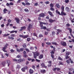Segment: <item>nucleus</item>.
<instances>
[{
  "instance_id": "nucleus-49",
  "label": "nucleus",
  "mask_w": 74,
  "mask_h": 74,
  "mask_svg": "<svg viewBox=\"0 0 74 74\" xmlns=\"http://www.w3.org/2000/svg\"><path fill=\"white\" fill-rule=\"evenodd\" d=\"M9 32H10V34H12L14 33V31H9Z\"/></svg>"
},
{
  "instance_id": "nucleus-21",
  "label": "nucleus",
  "mask_w": 74,
  "mask_h": 74,
  "mask_svg": "<svg viewBox=\"0 0 74 74\" xmlns=\"http://www.w3.org/2000/svg\"><path fill=\"white\" fill-rule=\"evenodd\" d=\"M21 70L23 72H25L26 70V69L25 67L21 69Z\"/></svg>"
},
{
  "instance_id": "nucleus-8",
  "label": "nucleus",
  "mask_w": 74,
  "mask_h": 74,
  "mask_svg": "<svg viewBox=\"0 0 74 74\" xmlns=\"http://www.w3.org/2000/svg\"><path fill=\"white\" fill-rule=\"evenodd\" d=\"M29 72L30 74H33L34 73V71L31 69H30L29 70Z\"/></svg>"
},
{
  "instance_id": "nucleus-47",
  "label": "nucleus",
  "mask_w": 74,
  "mask_h": 74,
  "mask_svg": "<svg viewBox=\"0 0 74 74\" xmlns=\"http://www.w3.org/2000/svg\"><path fill=\"white\" fill-rule=\"evenodd\" d=\"M57 69V68H55L53 69V71H56Z\"/></svg>"
},
{
  "instance_id": "nucleus-20",
  "label": "nucleus",
  "mask_w": 74,
  "mask_h": 74,
  "mask_svg": "<svg viewBox=\"0 0 74 74\" xmlns=\"http://www.w3.org/2000/svg\"><path fill=\"white\" fill-rule=\"evenodd\" d=\"M71 52H67L66 53V56H69Z\"/></svg>"
},
{
  "instance_id": "nucleus-13",
  "label": "nucleus",
  "mask_w": 74,
  "mask_h": 74,
  "mask_svg": "<svg viewBox=\"0 0 74 74\" xmlns=\"http://www.w3.org/2000/svg\"><path fill=\"white\" fill-rule=\"evenodd\" d=\"M41 66L45 68H47V66H45V64L44 63H42L41 64Z\"/></svg>"
},
{
  "instance_id": "nucleus-28",
  "label": "nucleus",
  "mask_w": 74,
  "mask_h": 74,
  "mask_svg": "<svg viewBox=\"0 0 74 74\" xmlns=\"http://www.w3.org/2000/svg\"><path fill=\"white\" fill-rule=\"evenodd\" d=\"M61 9L62 10V11H63V12L64 11V6H63L62 5V7H61Z\"/></svg>"
},
{
  "instance_id": "nucleus-52",
  "label": "nucleus",
  "mask_w": 74,
  "mask_h": 74,
  "mask_svg": "<svg viewBox=\"0 0 74 74\" xmlns=\"http://www.w3.org/2000/svg\"><path fill=\"white\" fill-rule=\"evenodd\" d=\"M69 57H70L68 56H65V58L66 59H68Z\"/></svg>"
},
{
  "instance_id": "nucleus-25",
  "label": "nucleus",
  "mask_w": 74,
  "mask_h": 74,
  "mask_svg": "<svg viewBox=\"0 0 74 74\" xmlns=\"http://www.w3.org/2000/svg\"><path fill=\"white\" fill-rule=\"evenodd\" d=\"M46 71L45 70H41L40 71V72L41 73H44Z\"/></svg>"
},
{
  "instance_id": "nucleus-50",
  "label": "nucleus",
  "mask_w": 74,
  "mask_h": 74,
  "mask_svg": "<svg viewBox=\"0 0 74 74\" xmlns=\"http://www.w3.org/2000/svg\"><path fill=\"white\" fill-rule=\"evenodd\" d=\"M10 51H11V52L12 53H13L14 52V50H13L12 49H11L10 50Z\"/></svg>"
},
{
  "instance_id": "nucleus-15",
  "label": "nucleus",
  "mask_w": 74,
  "mask_h": 74,
  "mask_svg": "<svg viewBox=\"0 0 74 74\" xmlns=\"http://www.w3.org/2000/svg\"><path fill=\"white\" fill-rule=\"evenodd\" d=\"M8 11V10L6 9V8H5L3 10V13L4 14H6V12Z\"/></svg>"
},
{
  "instance_id": "nucleus-41",
  "label": "nucleus",
  "mask_w": 74,
  "mask_h": 74,
  "mask_svg": "<svg viewBox=\"0 0 74 74\" xmlns=\"http://www.w3.org/2000/svg\"><path fill=\"white\" fill-rule=\"evenodd\" d=\"M37 55H36V54L34 53V57L35 58H37Z\"/></svg>"
},
{
  "instance_id": "nucleus-31",
  "label": "nucleus",
  "mask_w": 74,
  "mask_h": 74,
  "mask_svg": "<svg viewBox=\"0 0 74 74\" xmlns=\"http://www.w3.org/2000/svg\"><path fill=\"white\" fill-rule=\"evenodd\" d=\"M56 34L55 32L54 31H53L52 32V36H54Z\"/></svg>"
},
{
  "instance_id": "nucleus-53",
  "label": "nucleus",
  "mask_w": 74,
  "mask_h": 74,
  "mask_svg": "<svg viewBox=\"0 0 74 74\" xmlns=\"http://www.w3.org/2000/svg\"><path fill=\"white\" fill-rule=\"evenodd\" d=\"M24 11L26 12H29V10L27 9H24Z\"/></svg>"
},
{
  "instance_id": "nucleus-10",
  "label": "nucleus",
  "mask_w": 74,
  "mask_h": 74,
  "mask_svg": "<svg viewBox=\"0 0 74 74\" xmlns=\"http://www.w3.org/2000/svg\"><path fill=\"white\" fill-rule=\"evenodd\" d=\"M21 29H20V31H22L23 30H25V29H26V27L25 26H23V27H21Z\"/></svg>"
},
{
  "instance_id": "nucleus-33",
  "label": "nucleus",
  "mask_w": 74,
  "mask_h": 74,
  "mask_svg": "<svg viewBox=\"0 0 74 74\" xmlns=\"http://www.w3.org/2000/svg\"><path fill=\"white\" fill-rule=\"evenodd\" d=\"M23 46L24 48H26L27 47L26 45L25 44H24L23 45Z\"/></svg>"
},
{
  "instance_id": "nucleus-23",
  "label": "nucleus",
  "mask_w": 74,
  "mask_h": 74,
  "mask_svg": "<svg viewBox=\"0 0 74 74\" xmlns=\"http://www.w3.org/2000/svg\"><path fill=\"white\" fill-rule=\"evenodd\" d=\"M52 44L54 45H55L56 46H57L58 45V44L56 42H52Z\"/></svg>"
},
{
  "instance_id": "nucleus-62",
  "label": "nucleus",
  "mask_w": 74,
  "mask_h": 74,
  "mask_svg": "<svg viewBox=\"0 0 74 74\" xmlns=\"http://www.w3.org/2000/svg\"><path fill=\"white\" fill-rule=\"evenodd\" d=\"M22 5H23L24 6H25L26 5V4H25L24 3L22 2Z\"/></svg>"
},
{
  "instance_id": "nucleus-22",
  "label": "nucleus",
  "mask_w": 74,
  "mask_h": 74,
  "mask_svg": "<svg viewBox=\"0 0 74 74\" xmlns=\"http://www.w3.org/2000/svg\"><path fill=\"white\" fill-rule=\"evenodd\" d=\"M67 29L69 31L70 33H72V30L70 28H69L68 27L67 28Z\"/></svg>"
},
{
  "instance_id": "nucleus-2",
  "label": "nucleus",
  "mask_w": 74,
  "mask_h": 74,
  "mask_svg": "<svg viewBox=\"0 0 74 74\" xmlns=\"http://www.w3.org/2000/svg\"><path fill=\"white\" fill-rule=\"evenodd\" d=\"M53 48V51H51V52H50V53H51V57L53 59L54 58V52L56 51V48L54 47Z\"/></svg>"
},
{
  "instance_id": "nucleus-19",
  "label": "nucleus",
  "mask_w": 74,
  "mask_h": 74,
  "mask_svg": "<svg viewBox=\"0 0 74 74\" xmlns=\"http://www.w3.org/2000/svg\"><path fill=\"white\" fill-rule=\"evenodd\" d=\"M29 37V36L28 35H25L24 36H23V39H25L26 38H27V37Z\"/></svg>"
},
{
  "instance_id": "nucleus-54",
  "label": "nucleus",
  "mask_w": 74,
  "mask_h": 74,
  "mask_svg": "<svg viewBox=\"0 0 74 74\" xmlns=\"http://www.w3.org/2000/svg\"><path fill=\"white\" fill-rule=\"evenodd\" d=\"M23 55L26 54V52L25 51H24L23 53Z\"/></svg>"
},
{
  "instance_id": "nucleus-9",
  "label": "nucleus",
  "mask_w": 74,
  "mask_h": 74,
  "mask_svg": "<svg viewBox=\"0 0 74 74\" xmlns=\"http://www.w3.org/2000/svg\"><path fill=\"white\" fill-rule=\"evenodd\" d=\"M39 16L41 17H44L45 16V14L43 13H41L39 15Z\"/></svg>"
},
{
  "instance_id": "nucleus-37",
  "label": "nucleus",
  "mask_w": 74,
  "mask_h": 74,
  "mask_svg": "<svg viewBox=\"0 0 74 74\" xmlns=\"http://www.w3.org/2000/svg\"><path fill=\"white\" fill-rule=\"evenodd\" d=\"M64 2H65L66 3H68L69 2V0H65Z\"/></svg>"
},
{
  "instance_id": "nucleus-46",
  "label": "nucleus",
  "mask_w": 74,
  "mask_h": 74,
  "mask_svg": "<svg viewBox=\"0 0 74 74\" xmlns=\"http://www.w3.org/2000/svg\"><path fill=\"white\" fill-rule=\"evenodd\" d=\"M66 62H67V63L69 64L70 63V61H69L68 60H66Z\"/></svg>"
},
{
  "instance_id": "nucleus-42",
  "label": "nucleus",
  "mask_w": 74,
  "mask_h": 74,
  "mask_svg": "<svg viewBox=\"0 0 74 74\" xmlns=\"http://www.w3.org/2000/svg\"><path fill=\"white\" fill-rule=\"evenodd\" d=\"M37 55V56H39L40 54V53L39 52H37L36 53Z\"/></svg>"
},
{
  "instance_id": "nucleus-18",
  "label": "nucleus",
  "mask_w": 74,
  "mask_h": 74,
  "mask_svg": "<svg viewBox=\"0 0 74 74\" xmlns=\"http://www.w3.org/2000/svg\"><path fill=\"white\" fill-rule=\"evenodd\" d=\"M43 55L42 54H41L40 55V56H39V58L41 59H42V58H43Z\"/></svg>"
},
{
  "instance_id": "nucleus-29",
  "label": "nucleus",
  "mask_w": 74,
  "mask_h": 74,
  "mask_svg": "<svg viewBox=\"0 0 74 74\" xmlns=\"http://www.w3.org/2000/svg\"><path fill=\"white\" fill-rule=\"evenodd\" d=\"M69 8L68 7H66L65 8L66 10L68 12L69 11Z\"/></svg>"
},
{
  "instance_id": "nucleus-39",
  "label": "nucleus",
  "mask_w": 74,
  "mask_h": 74,
  "mask_svg": "<svg viewBox=\"0 0 74 74\" xmlns=\"http://www.w3.org/2000/svg\"><path fill=\"white\" fill-rule=\"evenodd\" d=\"M46 43L47 45H51V43L50 42H46Z\"/></svg>"
},
{
  "instance_id": "nucleus-40",
  "label": "nucleus",
  "mask_w": 74,
  "mask_h": 74,
  "mask_svg": "<svg viewBox=\"0 0 74 74\" xmlns=\"http://www.w3.org/2000/svg\"><path fill=\"white\" fill-rule=\"evenodd\" d=\"M58 59L59 60H62L63 59L62 58H61L60 57V56H59L58 58Z\"/></svg>"
},
{
  "instance_id": "nucleus-1",
  "label": "nucleus",
  "mask_w": 74,
  "mask_h": 74,
  "mask_svg": "<svg viewBox=\"0 0 74 74\" xmlns=\"http://www.w3.org/2000/svg\"><path fill=\"white\" fill-rule=\"evenodd\" d=\"M40 23V26L41 27L40 28L41 29H44L45 30H46L47 29V27L45 26H43V24L45 25H48V23H43L40 21H39Z\"/></svg>"
},
{
  "instance_id": "nucleus-32",
  "label": "nucleus",
  "mask_w": 74,
  "mask_h": 74,
  "mask_svg": "<svg viewBox=\"0 0 74 74\" xmlns=\"http://www.w3.org/2000/svg\"><path fill=\"white\" fill-rule=\"evenodd\" d=\"M56 6L58 8H59L60 7V6L59 5V4H57L56 5Z\"/></svg>"
},
{
  "instance_id": "nucleus-57",
  "label": "nucleus",
  "mask_w": 74,
  "mask_h": 74,
  "mask_svg": "<svg viewBox=\"0 0 74 74\" xmlns=\"http://www.w3.org/2000/svg\"><path fill=\"white\" fill-rule=\"evenodd\" d=\"M30 49L31 50H33L34 49V47H30Z\"/></svg>"
},
{
  "instance_id": "nucleus-58",
  "label": "nucleus",
  "mask_w": 74,
  "mask_h": 74,
  "mask_svg": "<svg viewBox=\"0 0 74 74\" xmlns=\"http://www.w3.org/2000/svg\"><path fill=\"white\" fill-rule=\"evenodd\" d=\"M38 5V3H36L34 4V5L35 6H36L37 5Z\"/></svg>"
},
{
  "instance_id": "nucleus-11",
  "label": "nucleus",
  "mask_w": 74,
  "mask_h": 74,
  "mask_svg": "<svg viewBox=\"0 0 74 74\" xmlns=\"http://www.w3.org/2000/svg\"><path fill=\"white\" fill-rule=\"evenodd\" d=\"M15 20L16 21V22L17 23H19V21H20V20H19V18H15Z\"/></svg>"
},
{
  "instance_id": "nucleus-38",
  "label": "nucleus",
  "mask_w": 74,
  "mask_h": 74,
  "mask_svg": "<svg viewBox=\"0 0 74 74\" xmlns=\"http://www.w3.org/2000/svg\"><path fill=\"white\" fill-rule=\"evenodd\" d=\"M10 61L9 60H7V62L8 64H10Z\"/></svg>"
},
{
  "instance_id": "nucleus-3",
  "label": "nucleus",
  "mask_w": 74,
  "mask_h": 74,
  "mask_svg": "<svg viewBox=\"0 0 74 74\" xmlns=\"http://www.w3.org/2000/svg\"><path fill=\"white\" fill-rule=\"evenodd\" d=\"M10 36H9L8 37V39H11V40H13L14 39V37H15V35L14 34H11Z\"/></svg>"
},
{
  "instance_id": "nucleus-16",
  "label": "nucleus",
  "mask_w": 74,
  "mask_h": 74,
  "mask_svg": "<svg viewBox=\"0 0 74 74\" xmlns=\"http://www.w3.org/2000/svg\"><path fill=\"white\" fill-rule=\"evenodd\" d=\"M63 12L64 11H62L61 12V14H60L61 15L64 16L66 15V14L64 13Z\"/></svg>"
},
{
  "instance_id": "nucleus-36",
  "label": "nucleus",
  "mask_w": 74,
  "mask_h": 74,
  "mask_svg": "<svg viewBox=\"0 0 74 74\" xmlns=\"http://www.w3.org/2000/svg\"><path fill=\"white\" fill-rule=\"evenodd\" d=\"M21 68V66L19 64H18L17 66V69H20Z\"/></svg>"
},
{
  "instance_id": "nucleus-48",
  "label": "nucleus",
  "mask_w": 74,
  "mask_h": 74,
  "mask_svg": "<svg viewBox=\"0 0 74 74\" xmlns=\"http://www.w3.org/2000/svg\"><path fill=\"white\" fill-rule=\"evenodd\" d=\"M45 3L46 4H49L50 3V2L49 1H47L45 2Z\"/></svg>"
},
{
  "instance_id": "nucleus-27",
  "label": "nucleus",
  "mask_w": 74,
  "mask_h": 74,
  "mask_svg": "<svg viewBox=\"0 0 74 74\" xmlns=\"http://www.w3.org/2000/svg\"><path fill=\"white\" fill-rule=\"evenodd\" d=\"M56 14H58L60 15H61V14H60V12H58V10H56Z\"/></svg>"
},
{
  "instance_id": "nucleus-34",
  "label": "nucleus",
  "mask_w": 74,
  "mask_h": 74,
  "mask_svg": "<svg viewBox=\"0 0 74 74\" xmlns=\"http://www.w3.org/2000/svg\"><path fill=\"white\" fill-rule=\"evenodd\" d=\"M21 55H19L17 56V57L18 58H21Z\"/></svg>"
},
{
  "instance_id": "nucleus-5",
  "label": "nucleus",
  "mask_w": 74,
  "mask_h": 74,
  "mask_svg": "<svg viewBox=\"0 0 74 74\" xmlns=\"http://www.w3.org/2000/svg\"><path fill=\"white\" fill-rule=\"evenodd\" d=\"M16 51L18 52H21V51L22 52L23 51V50H24V48H21V49H18V48H16Z\"/></svg>"
},
{
  "instance_id": "nucleus-17",
  "label": "nucleus",
  "mask_w": 74,
  "mask_h": 74,
  "mask_svg": "<svg viewBox=\"0 0 74 74\" xmlns=\"http://www.w3.org/2000/svg\"><path fill=\"white\" fill-rule=\"evenodd\" d=\"M6 63L5 61H4L2 62L1 64L3 66H5Z\"/></svg>"
},
{
  "instance_id": "nucleus-7",
  "label": "nucleus",
  "mask_w": 74,
  "mask_h": 74,
  "mask_svg": "<svg viewBox=\"0 0 74 74\" xmlns=\"http://www.w3.org/2000/svg\"><path fill=\"white\" fill-rule=\"evenodd\" d=\"M33 27L32 26V25L31 24H29L28 26V27L27 28V30L29 31L30 30V29L32 28Z\"/></svg>"
},
{
  "instance_id": "nucleus-63",
  "label": "nucleus",
  "mask_w": 74,
  "mask_h": 74,
  "mask_svg": "<svg viewBox=\"0 0 74 74\" xmlns=\"http://www.w3.org/2000/svg\"><path fill=\"white\" fill-rule=\"evenodd\" d=\"M66 25L67 27H69L70 26V25L69 23H67Z\"/></svg>"
},
{
  "instance_id": "nucleus-4",
  "label": "nucleus",
  "mask_w": 74,
  "mask_h": 74,
  "mask_svg": "<svg viewBox=\"0 0 74 74\" xmlns=\"http://www.w3.org/2000/svg\"><path fill=\"white\" fill-rule=\"evenodd\" d=\"M25 61V59L24 58L20 59L18 60H17L18 62V63H20L22 62H23V61Z\"/></svg>"
},
{
  "instance_id": "nucleus-12",
  "label": "nucleus",
  "mask_w": 74,
  "mask_h": 74,
  "mask_svg": "<svg viewBox=\"0 0 74 74\" xmlns=\"http://www.w3.org/2000/svg\"><path fill=\"white\" fill-rule=\"evenodd\" d=\"M6 48L5 47H4L3 48L2 50L3 51H4L5 52H7V51L6 50Z\"/></svg>"
},
{
  "instance_id": "nucleus-60",
  "label": "nucleus",
  "mask_w": 74,
  "mask_h": 74,
  "mask_svg": "<svg viewBox=\"0 0 74 74\" xmlns=\"http://www.w3.org/2000/svg\"><path fill=\"white\" fill-rule=\"evenodd\" d=\"M38 20L39 21H40L41 20V18H40V17H39L38 18Z\"/></svg>"
},
{
  "instance_id": "nucleus-24",
  "label": "nucleus",
  "mask_w": 74,
  "mask_h": 74,
  "mask_svg": "<svg viewBox=\"0 0 74 74\" xmlns=\"http://www.w3.org/2000/svg\"><path fill=\"white\" fill-rule=\"evenodd\" d=\"M33 35L34 36H36V37H38V36H37V34H36V33H34L33 34Z\"/></svg>"
},
{
  "instance_id": "nucleus-26",
  "label": "nucleus",
  "mask_w": 74,
  "mask_h": 74,
  "mask_svg": "<svg viewBox=\"0 0 74 74\" xmlns=\"http://www.w3.org/2000/svg\"><path fill=\"white\" fill-rule=\"evenodd\" d=\"M54 5L52 3H51L50 5V6L51 8H53Z\"/></svg>"
},
{
  "instance_id": "nucleus-45",
  "label": "nucleus",
  "mask_w": 74,
  "mask_h": 74,
  "mask_svg": "<svg viewBox=\"0 0 74 74\" xmlns=\"http://www.w3.org/2000/svg\"><path fill=\"white\" fill-rule=\"evenodd\" d=\"M50 10L51 11H53L54 10V9L53 8H50Z\"/></svg>"
},
{
  "instance_id": "nucleus-64",
  "label": "nucleus",
  "mask_w": 74,
  "mask_h": 74,
  "mask_svg": "<svg viewBox=\"0 0 74 74\" xmlns=\"http://www.w3.org/2000/svg\"><path fill=\"white\" fill-rule=\"evenodd\" d=\"M44 42L42 43V47H44Z\"/></svg>"
},
{
  "instance_id": "nucleus-55",
  "label": "nucleus",
  "mask_w": 74,
  "mask_h": 74,
  "mask_svg": "<svg viewBox=\"0 0 74 74\" xmlns=\"http://www.w3.org/2000/svg\"><path fill=\"white\" fill-rule=\"evenodd\" d=\"M25 50L27 52H30V50H29L28 49L26 48Z\"/></svg>"
},
{
  "instance_id": "nucleus-44",
  "label": "nucleus",
  "mask_w": 74,
  "mask_h": 74,
  "mask_svg": "<svg viewBox=\"0 0 74 74\" xmlns=\"http://www.w3.org/2000/svg\"><path fill=\"white\" fill-rule=\"evenodd\" d=\"M26 5H30V3H26Z\"/></svg>"
},
{
  "instance_id": "nucleus-43",
  "label": "nucleus",
  "mask_w": 74,
  "mask_h": 74,
  "mask_svg": "<svg viewBox=\"0 0 74 74\" xmlns=\"http://www.w3.org/2000/svg\"><path fill=\"white\" fill-rule=\"evenodd\" d=\"M57 30L59 32H62V30H60V29H58Z\"/></svg>"
},
{
  "instance_id": "nucleus-6",
  "label": "nucleus",
  "mask_w": 74,
  "mask_h": 74,
  "mask_svg": "<svg viewBox=\"0 0 74 74\" xmlns=\"http://www.w3.org/2000/svg\"><path fill=\"white\" fill-rule=\"evenodd\" d=\"M61 44L63 46H66V44L65 42L62 41L60 42Z\"/></svg>"
},
{
  "instance_id": "nucleus-30",
  "label": "nucleus",
  "mask_w": 74,
  "mask_h": 74,
  "mask_svg": "<svg viewBox=\"0 0 74 74\" xmlns=\"http://www.w3.org/2000/svg\"><path fill=\"white\" fill-rule=\"evenodd\" d=\"M49 22H50L51 23H52L53 22V20H52V19H50L49 20Z\"/></svg>"
},
{
  "instance_id": "nucleus-59",
  "label": "nucleus",
  "mask_w": 74,
  "mask_h": 74,
  "mask_svg": "<svg viewBox=\"0 0 74 74\" xmlns=\"http://www.w3.org/2000/svg\"><path fill=\"white\" fill-rule=\"evenodd\" d=\"M60 64L61 65H63V63L61 61H60L59 62Z\"/></svg>"
},
{
  "instance_id": "nucleus-14",
  "label": "nucleus",
  "mask_w": 74,
  "mask_h": 74,
  "mask_svg": "<svg viewBox=\"0 0 74 74\" xmlns=\"http://www.w3.org/2000/svg\"><path fill=\"white\" fill-rule=\"evenodd\" d=\"M48 13L50 15L51 17H53L54 16L52 14V13L50 11H49L48 12Z\"/></svg>"
},
{
  "instance_id": "nucleus-51",
  "label": "nucleus",
  "mask_w": 74,
  "mask_h": 74,
  "mask_svg": "<svg viewBox=\"0 0 74 74\" xmlns=\"http://www.w3.org/2000/svg\"><path fill=\"white\" fill-rule=\"evenodd\" d=\"M23 55L25 58H27V55L26 54H24Z\"/></svg>"
},
{
  "instance_id": "nucleus-61",
  "label": "nucleus",
  "mask_w": 74,
  "mask_h": 74,
  "mask_svg": "<svg viewBox=\"0 0 74 74\" xmlns=\"http://www.w3.org/2000/svg\"><path fill=\"white\" fill-rule=\"evenodd\" d=\"M32 68H33V69H35V68H36V67L35 66H34V65H33L32 66Z\"/></svg>"
},
{
  "instance_id": "nucleus-35",
  "label": "nucleus",
  "mask_w": 74,
  "mask_h": 74,
  "mask_svg": "<svg viewBox=\"0 0 74 74\" xmlns=\"http://www.w3.org/2000/svg\"><path fill=\"white\" fill-rule=\"evenodd\" d=\"M31 40V39L30 38H27V41L29 42L30 41V40Z\"/></svg>"
},
{
  "instance_id": "nucleus-56",
  "label": "nucleus",
  "mask_w": 74,
  "mask_h": 74,
  "mask_svg": "<svg viewBox=\"0 0 74 74\" xmlns=\"http://www.w3.org/2000/svg\"><path fill=\"white\" fill-rule=\"evenodd\" d=\"M43 36L42 34H40L39 35V37H42Z\"/></svg>"
}]
</instances>
